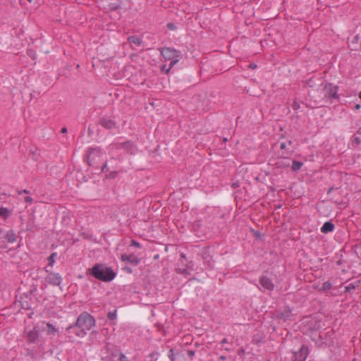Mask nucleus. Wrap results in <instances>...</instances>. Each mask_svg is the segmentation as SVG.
<instances>
[{"label":"nucleus","mask_w":361,"mask_h":361,"mask_svg":"<svg viewBox=\"0 0 361 361\" xmlns=\"http://www.w3.org/2000/svg\"><path fill=\"white\" fill-rule=\"evenodd\" d=\"M280 148L281 149H284L286 148V144L285 142H281L280 145Z\"/></svg>","instance_id":"38"},{"label":"nucleus","mask_w":361,"mask_h":361,"mask_svg":"<svg viewBox=\"0 0 361 361\" xmlns=\"http://www.w3.org/2000/svg\"><path fill=\"white\" fill-rule=\"evenodd\" d=\"M176 272L180 274H182V275H184L185 276L190 275V272L188 271V269L185 267V268H183V269H181V268H177L176 269Z\"/></svg>","instance_id":"23"},{"label":"nucleus","mask_w":361,"mask_h":361,"mask_svg":"<svg viewBox=\"0 0 361 361\" xmlns=\"http://www.w3.org/2000/svg\"><path fill=\"white\" fill-rule=\"evenodd\" d=\"M61 132L62 133H67V128L66 127L62 128Z\"/></svg>","instance_id":"44"},{"label":"nucleus","mask_w":361,"mask_h":361,"mask_svg":"<svg viewBox=\"0 0 361 361\" xmlns=\"http://www.w3.org/2000/svg\"><path fill=\"white\" fill-rule=\"evenodd\" d=\"M99 149H97V148H90L88 150V156L87 157V162L89 166H93V160H94V155H97V156H99Z\"/></svg>","instance_id":"12"},{"label":"nucleus","mask_w":361,"mask_h":361,"mask_svg":"<svg viewBox=\"0 0 361 361\" xmlns=\"http://www.w3.org/2000/svg\"><path fill=\"white\" fill-rule=\"evenodd\" d=\"M167 69H168V68H166V65H163V66H161V71H164L166 73H166V70H167Z\"/></svg>","instance_id":"40"},{"label":"nucleus","mask_w":361,"mask_h":361,"mask_svg":"<svg viewBox=\"0 0 361 361\" xmlns=\"http://www.w3.org/2000/svg\"><path fill=\"white\" fill-rule=\"evenodd\" d=\"M24 200L27 203H32L33 202V199L30 196L25 197Z\"/></svg>","instance_id":"35"},{"label":"nucleus","mask_w":361,"mask_h":361,"mask_svg":"<svg viewBox=\"0 0 361 361\" xmlns=\"http://www.w3.org/2000/svg\"><path fill=\"white\" fill-rule=\"evenodd\" d=\"M169 357L170 358L171 361H176L175 355L173 353V350L170 349L169 352Z\"/></svg>","instance_id":"28"},{"label":"nucleus","mask_w":361,"mask_h":361,"mask_svg":"<svg viewBox=\"0 0 361 361\" xmlns=\"http://www.w3.org/2000/svg\"><path fill=\"white\" fill-rule=\"evenodd\" d=\"M228 343V339L227 338H224L222 341H221V343L224 344V343Z\"/></svg>","instance_id":"47"},{"label":"nucleus","mask_w":361,"mask_h":361,"mask_svg":"<svg viewBox=\"0 0 361 361\" xmlns=\"http://www.w3.org/2000/svg\"><path fill=\"white\" fill-rule=\"evenodd\" d=\"M22 193H25V194H29L30 193V191L27 190H23L22 191H18V194L20 195Z\"/></svg>","instance_id":"39"},{"label":"nucleus","mask_w":361,"mask_h":361,"mask_svg":"<svg viewBox=\"0 0 361 361\" xmlns=\"http://www.w3.org/2000/svg\"><path fill=\"white\" fill-rule=\"evenodd\" d=\"M46 271L48 273L45 277L47 283L52 286H59L61 283L62 277L59 274L49 271L47 269H46Z\"/></svg>","instance_id":"6"},{"label":"nucleus","mask_w":361,"mask_h":361,"mask_svg":"<svg viewBox=\"0 0 361 361\" xmlns=\"http://www.w3.org/2000/svg\"><path fill=\"white\" fill-rule=\"evenodd\" d=\"M292 144V141L291 140H289L288 141V145H291Z\"/></svg>","instance_id":"51"},{"label":"nucleus","mask_w":361,"mask_h":361,"mask_svg":"<svg viewBox=\"0 0 361 361\" xmlns=\"http://www.w3.org/2000/svg\"><path fill=\"white\" fill-rule=\"evenodd\" d=\"M160 53L166 60L171 61L166 73H169L170 69L182 58L181 52L171 47H163L160 49Z\"/></svg>","instance_id":"3"},{"label":"nucleus","mask_w":361,"mask_h":361,"mask_svg":"<svg viewBox=\"0 0 361 361\" xmlns=\"http://www.w3.org/2000/svg\"><path fill=\"white\" fill-rule=\"evenodd\" d=\"M352 141H353V143H355L357 145L361 144V140L360 139V137H357L355 135H354L353 137V140Z\"/></svg>","instance_id":"29"},{"label":"nucleus","mask_w":361,"mask_h":361,"mask_svg":"<svg viewBox=\"0 0 361 361\" xmlns=\"http://www.w3.org/2000/svg\"><path fill=\"white\" fill-rule=\"evenodd\" d=\"M117 149H123L126 152L134 154L137 152L136 146L131 141L116 142L112 145Z\"/></svg>","instance_id":"5"},{"label":"nucleus","mask_w":361,"mask_h":361,"mask_svg":"<svg viewBox=\"0 0 361 361\" xmlns=\"http://www.w3.org/2000/svg\"><path fill=\"white\" fill-rule=\"evenodd\" d=\"M292 108L294 109V110H298L300 109V104L298 102H297L296 101H294L293 104H292Z\"/></svg>","instance_id":"30"},{"label":"nucleus","mask_w":361,"mask_h":361,"mask_svg":"<svg viewBox=\"0 0 361 361\" xmlns=\"http://www.w3.org/2000/svg\"><path fill=\"white\" fill-rule=\"evenodd\" d=\"M11 211L6 207H0V216L4 219H7L11 214Z\"/></svg>","instance_id":"19"},{"label":"nucleus","mask_w":361,"mask_h":361,"mask_svg":"<svg viewBox=\"0 0 361 361\" xmlns=\"http://www.w3.org/2000/svg\"><path fill=\"white\" fill-rule=\"evenodd\" d=\"M259 283L264 289L271 291L274 288V285L271 279L266 276H262L259 279Z\"/></svg>","instance_id":"9"},{"label":"nucleus","mask_w":361,"mask_h":361,"mask_svg":"<svg viewBox=\"0 0 361 361\" xmlns=\"http://www.w3.org/2000/svg\"><path fill=\"white\" fill-rule=\"evenodd\" d=\"M332 287V284L329 281H325L323 283L322 287L319 289L321 292H326L330 290Z\"/></svg>","instance_id":"20"},{"label":"nucleus","mask_w":361,"mask_h":361,"mask_svg":"<svg viewBox=\"0 0 361 361\" xmlns=\"http://www.w3.org/2000/svg\"><path fill=\"white\" fill-rule=\"evenodd\" d=\"M238 186H239V184H238V182H237V183H233V184H232V187H233V188H238Z\"/></svg>","instance_id":"43"},{"label":"nucleus","mask_w":361,"mask_h":361,"mask_svg":"<svg viewBox=\"0 0 361 361\" xmlns=\"http://www.w3.org/2000/svg\"><path fill=\"white\" fill-rule=\"evenodd\" d=\"M227 140H228V139H227V138H226V137H225V138H224V142H226Z\"/></svg>","instance_id":"50"},{"label":"nucleus","mask_w":361,"mask_h":361,"mask_svg":"<svg viewBox=\"0 0 361 361\" xmlns=\"http://www.w3.org/2000/svg\"><path fill=\"white\" fill-rule=\"evenodd\" d=\"M360 108V104H356V105L355 106V109H359Z\"/></svg>","instance_id":"49"},{"label":"nucleus","mask_w":361,"mask_h":361,"mask_svg":"<svg viewBox=\"0 0 361 361\" xmlns=\"http://www.w3.org/2000/svg\"><path fill=\"white\" fill-rule=\"evenodd\" d=\"M4 238L8 243H14L17 240V235L13 230H9L5 234Z\"/></svg>","instance_id":"16"},{"label":"nucleus","mask_w":361,"mask_h":361,"mask_svg":"<svg viewBox=\"0 0 361 361\" xmlns=\"http://www.w3.org/2000/svg\"><path fill=\"white\" fill-rule=\"evenodd\" d=\"M202 257L206 263L210 265L212 260V257L210 255L209 249L208 247H204L202 249Z\"/></svg>","instance_id":"14"},{"label":"nucleus","mask_w":361,"mask_h":361,"mask_svg":"<svg viewBox=\"0 0 361 361\" xmlns=\"http://www.w3.org/2000/svg\"><path fill=\"white\" fill-rule=\"evenodd\" d=\"M95 325V319L87 312L81 313L74 325H71L67 328V330L70 331L75 327L80 329V332H77L75 334L78 336L86 334V331L91 329L92 326Z\"/></svg>","instance_id":"2"},{"label":"nucleus","mask_w":361,"mask_h":361,"mask_svg":"<svg viewBox=\"0 0 361 361\" xmlns=\"http://www.w3.org/2000/svg\"><path fill=\"white\" fill-rule=\"evenodd\" d=\"M257 67V65L256 64H254V63H251L250 64V68L254 69Z\"/></svg>","instance_id":"46"},{"label":"nucleus","mask_w":361,"mask_h":361,"mask_svg":"<svg viewBox=\"0 0 361 361\" xmlns=\"http://www.w3.org/2000/svg\"><path fill=\"white\" fill-rule=\"evenodd\" d=\"M118 8H120V6L115 5V6H111V9H113V10H117Z\"/></svg>","instance_id":"42"},{"label":"nucleus","mask_w":361,"mask_h":361,"mask_svg":"<svg viewBox=\"0 0 361 361\" xmlns=\"http://www.w3.org/2000/svg\"><path fill=\"white\" fill-rule=\"evenodd\" d=\"M130 245L131 246H135V247H138V248H140L141 247L140 244L138 242H137L136 240H131Z\"/></svg>","instance_id":"33"},{"label":"nucleus","mask_w":361,"mask_h":361,"mask_svg":"<svg viewBox=\"0 0 361 361\" xmlns=\"http://www.w3.org/2000/svg\"><path fill=\"white\" fill-rule=\"evenodd\" d=\"M47 326L48 328V329H47L48 334H54L56 332V329L51 324L47 323Z\"/></svg>","instance_id":"24"},{"label":"nucleus","mask_w":361,"mask_h":361,"mask_svg":"<svg viewBox=\"0 0 361 361\" xmlns=\"http://www.w3.org/2000/svg\"><path fill=\"white\" fill-rule=\"evenodd\" d=\"M292 316L291 310L289 307H286L283 310L278 312L277 317L279 319H283V321H287L290 319Z\"/></svg>","instance_id":"13"},{"label":"nucleus","mask_w":361,"mask_h":361,"mask_svg":"<svg viewBox=\"0 0 361 361\" xmlns=\"http://www.w3.org/2000/svg\"><path fill=\"white\" fill-rule=\"evenodd\" d=\"M276 164L279 167H286L290 166V161L287 159H282L281 160L277 161Z\"/></svg>","instance_id":"22"},{"label":"nucleus","mask_w":361,"mask_h":361,"mask_svg":"<svg viewBox=\"0 0 361 361\" xmlns=\"http://www.w3.org/2000/svg\"><path fill=\"white\" fill-rule=\"evenodd\" d=\"M309 353L308 347L302 345L300 349L294 353V359L293 361H305Z\"/></svg>","instance_id":"8"},{"label":"nucleus","mask_w":361,"mask_h":361,"mask_svg":"<svg viewBox=\"0 0 361 361\" xmlns=\"http://www.w3.org/2000/svg\"><path fill=\"white\" fill-rule=\"evenodd\" d=\"M25 338L29 343H35L39 338V332L36 327L30 329L26 327L24 331Z\"/></svg>","instance_id":"7"},{"label":"nucleus","mask_w":361,"mask_h":361,"mask_svg":"<svg viewBox=\"0 0 361 361\" xmlns=\"http://www.w3.org/2000/svg\"><path fill=\"white\" fill-rule=\"evenodd\" d=\"M116 317H117L116 310H114L112 312H109L107 314V318L109 320H114V319H116Z\"/></svg>","instance_id":"25"},{"label":"nucleus","mask_w":361,"mask_h":361,"mask_svg":"<svg viewBox=\"0 0 361 361\" xmlns=\"http://www.w3.org/2000/svg\"><path fill=\"white\" fill-rule=\"evenodd\" d=\"M334 224L331 221L325 222L321 228V232L323 233H328L334 230Z\"/></svg>","instance_id":"15"},{"label":"nucleus","mask_w":361,"mask_h":361,"mask_svg":"<svg viewBox=\"0 0 361 361\" xmlns=\"http://www.w3.org/2000/svg\"><path fill=\"white\" fill-rule=\"evenodd\" d=\"M128 42L130 44H134L136 46H140L142 43V39L136 35L129 36L128 37Z\"/></svg>","instance_id":"18"},{"label":"nucleus","mask_w":361,"mask_h":361,"mask_svg":"<svg viewBox=\"0 0 361 361\" xmlns=\"http://www.w3.org/2000/svg\"><path fill=\"white\" fill-rule=\"evenodd\" d=\"M56 256V252H53L52 254H51V255L48 257V260H49V265L52 267L53 266V264L54 262V259H55V257Z\"/></svg>","instance_id":"26"},{"label":"nucleus","mask_w":361,"mask_h":361,"mask_svg":"<svg viewBox=\"0 0 361 361\" xmlns=\"http://www.w3.org/2000/svg\"><path fill=\"white\" fill-rule=\"evenodd\" d=\"M187 354L190 357H192L194 356L195 355V351L194 350H189L187 351Z\"/></svg>","instance_id":"37"},{"label":"nucleus","mask_w":361,"mask_h":361,"mask_svg":"<svg viewBox=\"0 0 361 361\" xmlns=\"http://www.w3.org/2000/svg\"><path fill=\"white\" fill-rule=\"evenodd\" d=\"M353 361H355V360L354 359Z\"/></svg>","instance_id":"54"},{"label":"nucleus","mask_w":361,"mask_h":361,"mask_svg":"<svg viewBox=\"0 0 361 361\" xmlns=\"http://www.w3.org/2000/svg\"><path fill=\"white\" fill-rule=\"evenodd\" d=\"M121 260L123 262H128L133 265H137L140 262V259L134 254L126 255L123 254L121 255Z\"/></svg>","instance_id":"10"},{"label":"nucleus","mask_w":361,"mask_h":361,"mask_svg":"<svg viewBox=\"0 0 361 361\" xmlns=\"http://www.w3.org/2000/svg\"><path fill=\"white\" fill-rule=\"evenodd\" d=\"M303 165V163L301 162V161H296V160H293V164H292V170L293 171H298L300 169V168L302 167V166Z\"/></svg>","instance_id":"21"},{"label":"nucleus","mask_w":361,"mask_h":361,"mask_svg":"<svg viewBox=\"0 0 361 361\" xmlns=\"http://www.w3.org/2000/svg\"><path fill=\"white\" fill-rule=\"evenodd\" d=\"M87 273L104 282L111 281L116 277L114 270L103 264H94L92 268L87 269Z\"/></svg>","instance_id":"1"},{"label":"nucleus","mask_w":361,"mask_h":361,"mask_svg":"<svg viewBox=\"0 0 361 361\" xmlns=\"http://www.w3.org/2000/svg\"><path fill=\"white\" fill-rule=\"evenodd\" d=\"M180 263L182 265L185 264V261H186V256L184 253L180 254Z\"/></svg>","instance_id":"31"},{"label":"nucleus","mask_w":361,"mask_h":361,"mask_svg":"<svg viewBox=\"0 0 361 361\" xmlns=\"http://www.w3.org/2000/svg\"><path fill=\"white\" fill-rule=\"evenodd\" d=\"M338 87L334 86L331 83H326L322 88L324 94V99L331 100L332 99H338L337 94Z\"/></svg>","instance_id":"4"},{"label":"nucleus","mask_w":361,"mask_h":361,"mask_svg":"<svg viewBox=\"0 0 361 361\" xmlns=\"http://www.w3.org/2000/svg\"><path fill=\"white\" fill-rule=\"evenodd\" d=\"M29 2H31L32 0H27Z\"/></svg>","instance_id":"53"},{"label":"nucleus","mask_w":361,"mask_h":361,"mask_svg":"<svg viewBox=\"0 0 361 361\" xmlns=\"http://www.w3.org/2000/svg\"><path fill=\"white\" fill-rule=\"evenodd\" d=\"M360 280H355L354 281L349 283L347 286H345V291L350 292V291L355 290L357 287H358L360 286Z\"/></svg>","instance_id":"17"},{"label":"nucleus","mask_w":361,"mask_h":361,"mask_svg":"<svg viewBox=\"0 0 361 361\" xmlns=\"http://www.w3.org/2000/svg\"><path fill=\"white\" fill-rule=\"evenodd\" d=\"M358 39H359V35H355V36L354 37V38H353V42H355L357 43V41H358Z\"/></svg>","instance_id":"41"},{"label":"nucleus","mask_w":361,"mask_h":361,"mask_svg":"<svg viewBox=\"0 0 361 361\" xmlns=\"http://www.w3.org/2000/svg\"><path fill=\"white\" fill-rule=\"evenodd\" d=\"M150 356H151V357H154V353H152V354L150 355Z\"/></svg>","instance_id":"52"},{"label":"nucleus","mask_w":361,"mask_h":361,"mask_svg":"<svg viewBox=\"0 0 361 361\" xmlns=\"http://www.w3.org/2000/svg\"><path fill=\"white\" fill-rule=\"evenodd\" d=\"M99 123L102 126L108 130H111L116 128V122L107 118H101L99 121Z\"/></svg>","instance_id":"11"},{"label":"nucleus","mask_w":361,"mask_h":361,"mask_svg":"<svg viewBox=\"0 0 361 361\" xmlns=\"http://www.w3.org/2000/svg\"><path fill=\"white\" fill-rule=\"evenodd\" d=\"M184 265L186 267V268L188 269H192L193 264H192V262H189L187 264L185 263Z\"/></svg>","instance_id":"36"},{"label":"nucleus","mask_w":361,"mask_h":361,"mask_svg":"<svg viewBox=\"0 0 361 361\" xmlns=\"http://www.w3.org/2000/svg\"><path fill=\"white\" fill-rule=\"evenodd\" d=\"M106 168H107V165H106V163H105V164H104V166H102V171H105V170L106 169Z\"/></svg>","instance_id":"45"},{"label":"nucleus","mask_w":361,"mask_h":361,"mask_svg":"<svg viewBox=\"0 0 361 361\" xmlns=\"http://www.w3.org/2000/svg\"><path fill=\"white\" fill-rule=\"evenodd\" d=\"M306 83L310 87H312L314 86L313 78L307 80Z\"/></svg>","instance_id":"34"},{"label":"nucleus","mask_w":361,"mask_h":361,"mask_svg":"<svg viewBox=\"0 0 361 361\" xmlns=\"http://www.w3.org/2000/svg\"><path fill=\"white\" fill-rule=\"evenodd\" d=\"M118 360L119 361H129L128 357L124 354H123L122 353H121V354H120V357H119Z\"/></svg>","instance_id":"32"},{"label":"nucleus","mask_w":361,"mask_h":361,"mask_svg":"<svg viewBox=\"0 0 361 361\" xmlns=\"http://www.w3.org/2000/svg\"><path fill=\"white\" fill-rule=\"evenodd\" d=\"M219 359L221 360H225L226 359V357L224 356V355H221Z\"/></svg>","instance_id":"48"},{"label":"nucleus","mask_w":361,"mask_h":361,"mask_svg":"<svg viewBox=\"0 0 361 361\" xmlns=\"http://www.w3.org/2000/svg\"><path fill=\"white\" fill-rule=\"evenodd\" d=\"M166 27L170 30H176L177 28L176 25L173 23H168Z\"/></svg>","instance_id":"27"}]
</instances>
